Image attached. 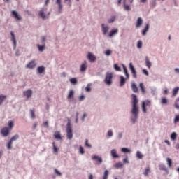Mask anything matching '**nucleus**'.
Listing matches in <instances>:
<instances>
[{
	"mask_svg": "<svg viewBox=\"0 0 179 179\" xmlns=\"http://www.w3.org/2000/svg\"><path fill=\"white\" fill-rule=\"evenodd\" d=\"M131 114L134 117L131 118L133 124H135V121L138 120V114H139V106L138 103H139V100L138 99V96L136 94H131Z\"/></svg>",
	"mask_w": 179,
	"mask_h": 179,
	"instance_id": "obj_1",
	"label": "nucleus"
},
{
	"mask_svg": "<svg viewBox=\"0 0 179 179\" xmlns=\"http://www.w3.org/2000/svg\"><path fill=\"white\" fill-rule=\"evenodd\" d=\"M66 131L67 132L68 139H72L73 134H72V125L71 124V122L69 120L67 123V127Z\"/></svg>",
	"mask_w": 179,
	"mask_h": 179,
	"instance_id": "obj_2",
	"label": "nucleus"
},
{
	"mask_svg": "<svg viewBox=\"0 0 179 179\" xmlns=\"http://www.w3.org/2000/svg\"><path fill=\"white\" fill-rule=\"evenodd\" d=\"M113 73L107 72L104 80V83L108 85H111L113 83Z\"/></svg>",
	"mask_w": 179,
	"mask_h": 179,
	"instance_id": "obj_3",
	"label": "nucleus"
},
{
	"mask_svg": "<svg viewBox=\"0 0 179 179\" xmlns=\"http://www.w3.org/2000/svg\"><path fill=\"white\" fill-rule=\"evenodd\" d=\"M150 104L151 103H150V101L149 100L142 102L141 108H142L143 113H146V106L148 107H150Z\"/></svg>",
	"mask_w": 179,
	"mask_h": 179,
	"instance_id": "obj_4",
	"label": "nucleus"
},
{
	"mask_svg": "<svg viewBox=\"0 0 179 179\" xmlns=\"http://www.w3.org/2000/svg\"><path fill=\"white\" fill-rule=\"evenodd\" d=\"M129 69L131 72L133 78L136 79V78H138V76L136 75V70L135 69V67H134L132 63H129Z\"/></svg>",
	"mask_w": 179,
	"mask_h": 179,
	"instance_id": "obj_5",
	"label": "nucleus"
},
{
	"mask_svg": "<svg viewBox=\"0 0 179 179\" xmlns=\"http://www.w3.org/2000/svg\"><path fill=\"white\" fill-rule=\"evenodd\" d=\"M87 59H89L90 62H96V56L93 55L92 52H88Z\"/></svg>",
	"mask_w": 179,
	"mask_h": 179,
	"instance_id": "obj_6",
	"label": "nucleus"
},
{
	"mask_svg": "<svg viewBox=\"0 0 179 179\" xmlns=\"http://www.w3.org/2000/svg\"><path fill=\"white\" fill-rule=\"evenodd\" d=\"M26 68L28 69H34V68H36V61L32 60L29 62L26 66Z\"/></svg>",
	"mask_w": 179,
	"mask_h": 179,
	"instance_id": "obj_7",
	"label": "nucleus"
},
{
	"mask_svg": "<svg viewBox=\"0 0 179 179\" xmlns=\"http://www.w3.org/2000/svg\"><path fill=\"white\" fill-rule=\"evenodd\" d=\"M10 131V129H9V128L3 127L1 131V135H3V136H8V135H9Z\"/></svg>",
	"mask_w": 179,
	"mask_h": 179,
	"instance_id": "obj_8",
	"label": "nucleus"
},
{
	"mask_svg": "<svg viewBox=\"0 0 179 179\" xmlns=\"http://www.w3.org/2000/svg\"><path fill=\"white\" fill-rule=\"evenodd\" d=\"M24 96L27 97V99H30L33 94V91L31 90H27V91H24L23 93Z\"/></svg>",
	"mask_w": 179,
	"mask_h": 179,
	"instance_id": "obj_9",
	"label": "nucleus"
},
{
	"mask_svg": "<svg viewBox=\"0 0 179 179\" xmlns=\"http://www.w3.org/2000/svg\"><path fill=\"white\" fill-rule=\"evenodd\" d=\"M86 69H87V62L84 61V62L80 66V72H85Z\"/></svg>",
	"mask_w": 179,
	"mask_h": 179,
	"instance_id": "obj_10",
	"label": "nucleus"
},
{
	"mask_svg": "<svg viewBox=\"0 0 179 179\" xmlns=\"http://www.w3.org/2000/svg\"><path fill=\"white\" fill-rule=\"evenodd\" d=\"M101 27H102V32L104 34V36H106V34H107L108 30H110V28L108 27V26L104 25V24H101Z\"/></svg>",
	"mask_w": 179,
	"mask_h": 179,
	"instance_id": "obj_11",
	"label": "nucleus"
},
{
	"mask_svg": "<svg viewBox=\"0 0 179 179\" xmlns=\"http://www.w3.org/2000/svg\"><path fill=\"white\" fill-rule=\"evenodd\" d=\"M142 24H143V20H142L141 17H138L136 24V29H139V27H141Z\"/></svg>",
	"mask_w": 179,
	"mask_h": 179,
	"instance_id": "obj_12",
	"label": "nucleus"
},
{
	"mask_svg": "<svg viewBox=\"0 0 179 179\" xmlns=\"http://www.w3.org/2000/svg\"><path fill=\"white\" fill-rule=\"evenodd\" d=\"M110 155L113 159H118V157H120V155L117 154V150L115 149L111 150Z\"/></svg>",
	"mask_w": 179,
	"mask_h": 179,
	"instance_id": "obj_13",
	"label": "nucleus"
},
{
	"mask_svg": "<svg viewBox=\"0 0 179 179\" xmlns=\"http://www.w3.org/2000/svg\"><path fill=\"white\" fill-rule=\"evenodd\" d=\"M45 10H47V9L43 8L39 12V16H41V17H42V19H43V20H45L47 19V17H45V13H44V12H45Z\"/></svg>",
	"mask_w": 179,
	"mask_h": 179,
	"instance_id": "obj_14",
	"label": "nucleus"
},
{
	"mask_svg": "<svg viewBox=\"0 0 179 179\" xmlns=\"http://www.w3.org/2000/svg\"><path fill=\"white\" fill-rule=\"evenodd\" d=\"M12 15L15 17V19H17V20H22V17H20V15H19L17 12L12 11Z\"/></svg>",
	"mask_w": 179,
	"mask_h": 179,
	"instance_id": "obj_15",
	"label": "nucleus"
},
{
	"mask_svg": "<svg viewBox=\"0 0 179 179\" xmlns=\"http://www.w3.org/2000/svg\"><path fill=\"white\" fill-rule=\"evenodd\" d=\"M10 35H11V40L14 44V48H16V38L15 37V34L13 33V31L10 32Z\"/></svg>",
	"mask_w": 179,
	"mask_h": 179,
	"instance_id": "obj_16",
	"label": "nucleus"
},
{
	"mask_svg": "<svg viewBox=\"0 0 179 179\" xmlns=\"http://www.w3.org/2000/svg\"><path fill=\"white\" fill-rule=\"evenodd\" d=\"M131 90L134 92V93H138V87L135 83H131Z\"/></svg>",
	"mask_w": 179,
	"mask_h": 179,
	"instance_id": "obj_17",
	"label": "nucleus"
},
{
	"mask_svg": "<svg viewBox=\"0 0 179 179\" xmlns=\"http://www.w3.org/2000/svg\"><path fill=\"white\" fill-rule=\"evenodd\" d=\"M149 31V24H147L144 28V29L142 31V36H146V33Z\"/></svg>",
	"mask_w": 179,
	"mask_h": 179,
	"instance_id": "obj_18",
	"label": "nucleus"
},
{
	"mask_svg": "<svg viewBox=\"0 0 179 179\" xmlns=\"http://www.w3.org/2000/svg\"><path fill=\"white\" fill-rule=\"evenodd\" d=\"M149 31V24H147L144 28V29L142 31V36H146V33Z\"/></svg>",
	"mask_w": 179,
	"mask_h": 179,
	"instance_id": "obj_19",
	"label": "nucleus"
},
{
	"mask_svg": "<svg viewBox=\"0 0 179 179\" xmlns=\"http://www.w3.org/2000/svg\"><path fill=\"white\" fill-rule=\"evenodd\" d=\"M149 31V24H147L144 28V29L142 31V36H146V33Z\"/></svg>",
	"mask_w": 179,
	"mask_h": 179,
	"instance_id": "obj_20",
	"label": "nucleus"
},
{
	"mask_svg": "<svg viewBox=\"0 0 179 179\" xmlns=\"http://www.w3.org/2000/svg\"><path fill=\"white\" fill-rule=\"evenodd\" d=\"M56 3L59 6V13H61V12H62V3H61V0H56Z\"/></svg>",
	"mask_w": 179,
	"mask_h": 179,
	"instance_id": "obj_21",
	"label": "nucleus"
},
{
	"mask_svg": "<svg viewBox=\"0 0 179 179\" xmlns=\"http://www.w3.org/2000/svg\"><path fill=\"white\" fill-rule=\"evenodd\" d=\"M166 162H167L168 167L169 169H171V167L173 166V160L170 158H166Z\"/></svg>",
	"mask_w": 179,
	"mask_h": 179,
	"instance_id": "obj_22",
	"label": "nucleus"
},
{
	"mask_svg": "<svg viewBox=\"0 0 179 179\" xmlns=\"http://www.w3.org/2000/svg\"><path fill=\"white\" fill-rule=\"evenodd\" d=\"M117 33H118V29H116L111 30L110 32L109 33V37H113V36H115Z\"/></svg>",
	"mask_w": 179,
	"mask_h": 179,
	"instance_id": "obj_23",
	"label": "nucleus"
},
{
	"mask_svg": "<svg viewBox=\"0 0 179 179\" xmlns=\"http://www.w3.org/2000/svg\"><path fill=\"white\" fill-rule=\"evenodd\" d=\"M125 82H126V80H125V78H124V76H120V87H122L125 85Z\"/></svg>",
	"mask_w": 179,
	"mask_h": 179,
	"instance_id": "obj_24",
	"label": "nucleus"
},
{
	"mask_svg": "<svg viewBox=\"0 0 179 179\" xmlns=\"http://www.w3.org/2000/svg\"><path fill=\"white\" fill-rule=\"evenodd\" d=\"M92 160H98L99 163H103V159L97 155L92 157Z\"/></svg>",
	"mask_w": 179,
	"mask_h": 179,
	"instance_id": "obj_25",
	"label": "nucleus"
},
{
	"mask_svg": "<svg viewBox=\"0 0 179 179\" xmlns=\"http://www.w3.org/2000/svg\"><path fill=\"white\" fill-rule=\"evenodd\" d=\"M179 92V87H176L173 90V97H176V96H177V93H178Z\"/></svg>",
	"mask_w": 179,
	"mask_h": 179,
	"instance_id": "obj_26",
	"label": "nucleus"
},
{
	"mask_svg": "<svg viewBox=\"0 0 179 179\" xmlns=\"http://www.w3.org/2000/svg\"><path fill=\"white\" fill-rule=\"evenodd\" d=\"M75 94V92H73V90H70L67 99H73V96Z\"/></svg>",
	"mask_w": 179,
	"mask_h": 179,
	"instance_id": "obj_27",
	"label": "nucleus"
},
{
	"mask_svg": "<svg viewBox=\"0 0 179 179\" xmlns=\"http://www.w3.org/2000/svg\"><path fill=\"white\" fill-rule=\"evenodd\" d=\"M145 64L146 66L148 67L149 69H150V66H152V62L149 61V58H148V57H145Z\"/></svg>",
	"mask_w": 179,
	"mask_h": 179,
	"instance_id": "obj_28",
	"label": "nucleus"
},
{
	"mask_svg": "<svg viewBox=\"0 0 179 179\" xmlns=\"http://www.w3.org/2000/svg\"><path fill=\"white\" fill-rule=\"evenodd\" d=\"M54 136L55 139H59V140L62 139V137H61V134H59V131H56L54 134Z\"/></svg>",
	"mask_w": 179,
	"mask_h": 179,
	"instance_id": "obj_29",
	"label": "nucleus"
},
{
	"mask_svg": "<svg viewBox=\"0 0 179 179\" xmlns=\"http://www.w3.org/2000/svg\"><path fill=\"white\" fill-rule=\"evenodd\" d=\"M123 71L126 75L127 79H129V73H128V69L127 67H125V66H123Z\"/></svg>",
	"mask_w": 179,
	"mask_h": 179,
	"instance_id": "obj_30",
	"label": "nucleus"
},
{
	"mask_svg": "<svg viewBox=\"0 0 179 179\" xmlns=\"http://www.w3.org/2000/svg\"><path fill=\"white\" fill-rule=\"evenodd\" d=\"M37 71L38 73H43L45 71V68L43 66L38 67Z\"/></svg>",
	"mask_w": 179,
	"mask_h": 179,
	"instance_id": "obj_31",
	"label": "nucleus"
},
{
	"mask_svg": "<svg viewBox=\"0 0 179 179\" xmlns=\"http://www.w3.org/2000/svg\"><path fill=\"white\" fill-rule=\"evenodd\" d=\"M139 86L143 94H145V93H146V91L145 90V86L143 85V83H141L139 84Z\"/></svg>",
	"mask_w": 179,
	"mask_h": 179,
	"instance_id": "obj_32",
	"label": "nucleus"
},
{
	"mask_svg": "<svg viewBox=\"0 0 179 179\" xmlns=\"http://www.w3.org/2000/svg\"><path fill=\"white\" fill-rule=\"evenodd\" d=\"M149 173H150V168L149 167L145 168V171L143 173L144 176L148 177L149 176Z\"/></svg>",
	"mask_w": 179,
	"mask_h": 179,
	"instance_id": "obj_33",
	"label": "nucleus"
},
{
	"mask_svg": "<svg viewBox=\"0 0 179 179\" xmlns=\"http://www.w3.org/2000/svg\"><path fill=\"white\" fill-rule=\"evenodd\" d=\"M5 100H6V96L0 95V106L2 104V103H3V101H5Z\"/></svg>",
	"mask_w": 179,
	"mask_h": 179,
	"instance_id": "obj_34",
	"label": "nucleus"
},
{
	"mask_svg": "<svg viewBox=\"0 0 179 179\" xmlns=\"http://www.w3.org/2000/svg\"><path fill=\"white\" fill-rule=\"evenodd\" d=\"M174 107L177 110H179V98L176 99V101L175 104H174Z\"/></svg>",
	"mask_w": 179,
	"mask_h": 179,
	"instance_id": "obj_35",
	"label": "nucleus"
},
{
	"mask_svg": "<svg viewBox=\"0 0 179 179\" xmlns=\"http://www.w3.org/2000/svg\"><path fill=\"white\" fill-rule=\"evenodd\" d=\"M13 125H15V124L12 120L8 121V127H9L8 129H10V131H12V128H13Z\"/></svg>",
	"mask_w": 179,
	"mask_h": 179,
	"instance_id": "obj_36",
	"label": "nucleus"
},
{
	"mask_svg": "<svg viewBox=\"0 0 179 179\" xmlns=\"http://www.w3.org/2000/svg\"><path fill=\"white\" fill-rule=\"evenodd\" d=\"M70 82L72 85H76L78 83V80L76 78H73L70 79Z\"/></svg>",
	"mask_w": 179,
	"mask_h": 179,
	"instance_id": "obj_37",
	"label": "nucleus"
},
{
	"mask_svg": "<svg viewBox=\"0 0 179 179\" xmlns=\"http://www.w3.org/2000/svg\"><path fill=\"white\" fill-rule=\"evenodd\" d=\"M52 146H53L54 153L58 152V147H57V145H55V142L52 143Z\"/></svg>",
	"mask_w": 179,
	"mask_h": 179,
	"instance_id": "obj_38",
	"label": "nucleus"
},
{
	"mask_svg": "<svg viewBox=\"0 0 179 179\" xmlns=\"http://www.w3.org/2000/svg\"><path fill=\"white\" fill-rule=\"evenodd\" d=\"M171 139L172 141H176V139H177V134H176L175 132L172 133L171 135Z\"/></svg>",
	"mask_w": 179,
	"mask_h": 179,
	"instance_id": "obj_39",
	"label": "nucleus"
},
{
	"mask_svg": "<svg viewBox=\"0 0 179 179\" xmlns=\"http://www.w3.org/2000/svg\"><path fill=\"white\" fill-rule=\"evenodd\" d=\"M37 47L38 48V50L41 51V52H43V51H44V48H45V46L43 45H37Z\"/></svg>",
	"mask_w": 179,
	"mask_h": 179,
	"instance_id": "obj_40",
	"label": "nucleus"
},
{
	"mask_svg": "<svg viewBox=\"0 0 179 179\" xmlns=\"http://www.w3.org/2000/svg\"><path fill=\"white\" fill-rule=\"evenodd\" d=\"M108 174H109L108 171L106 170L104 173H103V179H108Z\"/></svg>",
	"mask_w": 179,
	"mask_h": 179,
	"instance_id": "obj_41",
	"label": "nucleus"
},
{
	"mask_svg": "<svg viewBox=\"0 0 179 179\" xmlns=\"http://www.w3.org/2000/svg\"><path fill=\"white\" fill-rule=\"evenodd\" d=\"M159 170H164V171H168L167 168H166V165L164 164L159 165Z\"/></svg>",
	"mask_w": 179,
	"mask_h": 179,
	"instance_id": "obj_42",
	"label": "nucleus"
},
{
	"mask_svg": "<svg viewBox=\"0 0 179 179\" xmlns=\"http://www.w3.org/2000/svg\"><path fill=\"white\" fill-rule=\"evenodd\" d=\"M122 152H123V153H131V150L127 148H122Z\"/></svg>",
	"mask_w": 179,
	"mask_h": 179,
	"instance_id": "obj_43",
	"label": "nucleus"
},
{
	"mask_svg": "<svg viewBox=\"0 0 179 179\" xmlns=\"http://www.w3.org/2000/svg\"><path fill=\"white\" fill-rule=\"evenodd\" d=\"M114 69H115L117 71H121V67L118 66V64H114Z\"/></svg>",
	"mask_w": 179,
	"mask_h": 179,
	"instance_id": "obj_44",
	"label": "nucleus"
},
{
	"mask_svg": "<svg viewBox=\"0 0 179 179\" xmlns=\"http://www.w3.org/2000/svg\"><path fill=\"white\" fill-rule=\"evenodd\" d=\"M30 114H31V117L32 120H34V118H36V114L34 113V110H31Z\"/></svg>",
	"mask_w": 179,
	"mask_h": 179,
	"instance_id": "obj_45",
	"label": "nucleus"
},
{
	"mask_svg": "<svg viewBox=\"0 0 179 179\" xmlns=\"http://www.w3.org/2000/svg\"><path fill=\"white\" fill-rule=\"evenodd\" d=\"M16 139H19V135L17 134L13 136L10 141H11V142H13V141H16Z\"/></svg>",
	"mask_w": 179,
	"mask_h": 179,
	"instance_id": "obj_46",
	"label": "nucleus"
},
{
	"mask_svg": "<svg viewBox=\"0 0 179 179\" xmlns=\"http://www.w3.org/2000/svg\"><path fill=\"white\" fill-rule=\"evenodd\" d=\"M136 156L138 159H142V157H143V155H142V153H141L139 151H137Z\"/></svg>",
	"mask_w": 179,
	"mask_h": 179,
	"instance_id": "obj_47",
	"label": "nucleus"
},
{
	"mask_svg": "<svg viewBox=\"0 0 179 179\" xmlns=\"http://www.w3.org/2000/svg\"><path fill=\"white\" fill-rule=\"evenodd\" d=\"M13 141H10L8 142V145H7V149L10 150L12 149V143Z\"/></svg>",
	"mask_w": 179,
	"mask_h": 179,
	"instance_id": "obj_48",
	"label": "nucleus"
},
{
	"mask_svg": "<svg viewBox=\"0 0 179 179\" xmlns=\"http://www.w3.org/2000/svg\"><path fill=\"white\" fill-rule=\"evenodd\" d=\"M64 2L69 7H71V6L72 5V1H71V0H64Z\"/></svg>",
	"mask_w": 179,
	"mask_h": 179,
	"instance_id": "obj_49",
	"label": "nucleus"
},
{
	"mask_svg": "<svg viewBox=\"0 0 179 179\" xmlns=\"http://www.w3.org/2000/svg\"><path fill=\"white\" fill-rule=\"evenodd\" d=\"M85 146H86V148H89L90 149V148H92V145L89 144V140L87 139L85 140Z\"/></svg>",
	"mask_w": 179,
	"mask_h": 179,
	"instance_id": "obj_50",
	"label": "nucleus"
},
{
	"mask_svg": "<svg viewBox=\"0 0 179 179\" xmlns=\"http://www.w3.org/2000/svg\"><path fill=\"white\" fill-rule=\"evenodd\" d=\"M179 122V115H176L174 118V124H177Z\"/></svg>",
	"mask_w": 179,
	"mask_h": 179,
	"instance_id": "obj_51",
	"label": "nucleus"
},
{
	"mask_svg": "<svg viewBox=\"0 0 179 179\" xmlns=\"http://www.w3.org/2000/svg\"><path fill=\"white\" fill-rule=\"evenodd\" d=\"M124 8L125 10H131V7L129 5L124 4Z\"/></svg>",
	"mask_w": 179,
	"mask_h": 179,
	"instance_id": "obj_52",
	"label": "nucleus"
},
{
	"mask_svg": "<svg viewBox=\"0 0 179 179\" xmlns=\"http://www.w3.org/2000/svg\"><path fill=\"white\" fill-rule=\"evenodd\" d=\"M115 20V16H113L111 17V19H109L108 20V23H113Z\"/></svg>",
	"mask_w": 179,
	"mask_h": 179,
	"instance_id": "obj_53",
	"label": "nucleus"
},
{
	"mask_svg": "<svg viewBox=\"0 0 179 179\" xmlns=\"http://www.w3.org/2000/svg\"><path fill=\"white\" fill-rule=\"evenodd\" d=\"M137 48H142V42L141 41L137 43Z\"/></svg>",
	"mask_w": 179,
	"mask_h": 179,
	"instance_id": "obj_54",
	"label": "nucleus"
},
{
	"mask_svg": "<svg viewBox=\"0 0 179 179\" xmlns=\"http://www.w3.org/2000/svg\"><path fill=\"white\" fill-rule=\"evenodd\" d=\"M80 153H81V155L85 154V150L83 149V147L80 146Z\"/></svg>",
	"mask_w": 179,
	"mask_h": 179,
	"instance_id": "obj_55",
	"label": "nucleus"
},
{
	"mask_svg": "<svg viewBox=\"0 0 179 179\" xmlns=\"http://www.w3.org/2000/svg\"><path fill=\"white\" fill-rule=\"evenodd\" d=\"M162 104H167V99L166 98H163L162 99Z\"/></svg>",
	"mask_w": 179,
	"mask_h": 179,
	"instance_id": "obj_56",
	"label": "nucleus"
},
{
	"mask_svg": "<svg viewBox=\"0 0 179 179\" xmlns=\"http://www.w3.org/2000/svg\"><path fill=\"white\" fill-rule=\"evenodd\" d=\"M106 55L108 56V55H111V50H108L105 52Z\"/></svg>",
	"mask_w": 179,
	"mask_h": 179,
	"instance_id": "obj_57",
	"label": "nucleus"
},
{
	"mask_svg": "<svg viewBox=\"0 0 179 179\" xmlns=\"http://www.w3.org/2000/svg\"><path fill=\"white\" fill-rule=\"evenodd\" d=\"M85 90L86 92H90L92 90V89L90 88V85H87V87H85Z\"/></svg>",
	"mask_w": 179,
	"mask_h": 179,
	"instance_id": "obj_58",
	"label": "nucleus"
},
{
	"mask_svg": "<svg viewBox=\"0 0 179 179\" xmlns=\"http://www.w3.org/2000/svg\"><path fill=\"white\" fill-rule=\"evenodd\" d=\"M108 136H110V137L113 136V131L109 130L108 131Z\"/></svg>",
	"mask_w": 179,
	"mask_h": 179,
	"instance_id": "obj_59",
	"label": "nucleus"
},
{
	"mask_svg": "<svg viewBox=\"0 0 179 179\" xmlns=\"http://www.w3.org/2000/svg\"><path fill=\"white\" fill-rule=\"evenodd\" d=\"M143 73L147 76L149 75V72H148L146 69H143Z\"/></svg>",
	"mask_w": 179,
	"mask_h": 179,
	"instance_id": "obj_60",
	"label": "nucleus"
},
{
	"mask_svg": "<svg viewBox=\"0 0 179 179\" xmlns=\"http://www.w3.org/2000/svg\"><path fill=\"white\" fill-rule=\"evenodd\" d=\"M83 100H85V95H81V96L79 97V101H83Z\"/></svg>",
	"mask_w": 179,
	"mask_h": 179,
	"instance_id": "obj_61",
	"label": "nucleus"
},
{
	"mask_svg": "<svg viewBox=\"0 0 179 179\" xmlns=\"http://www.w3.org/2000/svg\"><path fill=\"white\" fill-rule=\"evenodd\" d=\"M44 127H45V128H48V121H46L43 123Z\"/></svg>",
	"mask_w": 179,
	"mask_h": 179,
	"instance_id": "obj_62",
	"label": "nucleus"
},
{
	"mask_svg": "<svg viewBox=\"0 0 179 179\" xmlns=\"http://www.w3.org/2000/svg\"><path fill=\"white\" fill-rule=\"evenodd\" d=\"M116 167H122V164H121V163H117V164H116Z\"/></svg>",
	"mask_w": 179,
	"mask_h": 179,
	"instance_id": "obj_63",
	"label": "nucleus"
},
{
	"mask_svg": "<svg viewBox=\"0 0 179 179\" xmlns=\"http://www.w3.org/2000/svg\"><path fill=\"white\" fill-rule=\"evenodd\" d=\"M123 163H128V157H126L123 159Z\"/></svg>",
	"mask_w": 179,
	"mask_h": 179,
	"instance_id": "obj_64",
	"label": "nucleus"
}]
</instances>
